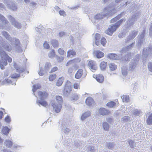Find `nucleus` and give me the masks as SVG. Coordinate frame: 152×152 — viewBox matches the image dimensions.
Returning <instances> with one entry per match:
<instances>
[{"mask_svg": "<svg viewBox=\"0 0 152 152\" xmlns=\"http://www.w3.org/2000/svg\"><path fill=\"white\" fill-rule=\"evenodd\" d=\"M115 145V142H107L105 143L106 147L108 149L112 150Z\"/></svg>", "mask_w": 152, "mask_h": 152, "instance_id": "16", "label": "nucleus"}, {"mask_svg": "<svg viewBox=\"0 0 152 152\" xmlns=\"http://www.w3.org/2000/svg\"><path fill=\"white\" fill-rule=\"evenodd\" d=\"M10 129L7 126L4 127L2 129L1 132L3 134L7 135L10 132Z\"/></svg>", "mask_w": 152, "mask_h": 152, "instance_id": "27", "label": "nucleus"}, {"mask_svg": "<svg viewBox=\"0 0 152 152\" xmlns=\"http://www.w3.org/2000/svg\"><path fill=\"white\" fill-rule=\"evenodd\" d=\"M121 71L122 75L126 76L127 74V69L125 66H123L121 68Z\"/></svg>", "mask_w": 152, "mask_h": 152, "instance_id": "42", "label": "nucleus"}, {"mask_svg": "<svg viewBox=\"0 0 152 152\" xmlns=\"http://www.w3.org/2000/svg\"><path fill=\"white\" fill-rule=\"evenodd\" d=\"M94 55L98 58H100L103 57L104 55V53L99 50H96L94 52Z\"/></svg>", "mask_w": 152, "mask_h": 152, "instance_id": "17", "label": "nucleus"}, {"mask_svg": "<svg viewBox=\"0 0 152 152\" xmlns=\"http://www.w3.org/2000/svg\"><path fill=\"white\" fill-rule=\"evenodd\" d=\"M0 20L1 21H5L6 20V18L2 15L0 14Z\"/></svg>", "mask_w": 152, "mask_h": 152, "instance_id": "63", "label": "nucleus"}, {"mask_svg": "<svg viewBox=\"0 0 152 152\" xmlns=\"http://www.w3.org/2000/svg\"><path fill=\"white\" fill-rule=\"evenodd\" d=\"M51 43L54 48H56L58 45V40L53 39L51 40Z\"/></svg>", "mask_w": 152, "mask_h": 152, "instance_id": "31", "label": "nucleus"}, {"mask_svg": "<svg viewBox=\"0 0 152 152\" xmlns=\"http://www.w3.org/2000/svg\"><path fill=\"white\" fill-rule=\"evenodd\" d=\"M2 35L12 45H14L16 50L18 52L22 51L21 46H20V41L18 39L16 38H12L9 34L5 31L2 32Z\"/></svg>", "mask_w": 152, "mask_h": 152, "instance_id": "1", "label": "nucleus"}, {"mask_svg": "<svg viewBox=\"0 0 152 152\" xmlns=\"http://www.w3.org/2000/svg\"><path fill=\"white\" fill-rule=\"evenodd\" d=\"M38 95L40 96V99H44L48 96L47 93L45 91H39L38 92Z\"/></svg>", "mask_w": 152, "mask_h": 152, "instance_id": "19", "label": "nucleus"}, {"mask_svg": "<svg viewBox=\"0 0 152 152\" xmlns=\"http://www.w3.org/2000/svg\"><path fill=\"white\" fill-rule=\"evenodd\" d=\"M58 52L61 55H64L65 52L64 50L61 48H59L58 50Z\"/></svg>", "mask_w": 152, "mask_h": 152, "instance_id": "59", "label": "nucleus"}, {"mask_svg": "<svg viewBox=\"0 0 152 152\" xmlns=\"http://www.w3.org/2000/svg\"><path fill=\"white\" fill-rule=\"evenodd\" d=\"M125 21V18H122L119 20L118 21L116 22L114 24L118 27V28L121 24Z\"/></svg>", "mask_w": 152, "mask_h": 152, "instance_id": "38", "label": "nucleus"}, {"mask_svg": "<svg viewBox=\"0 0 152 152\" xmlns=\"http://www.w3.org/2000/svg\"><path fill=\"white\" fill-rule=\"evenodd\" d=\"M129 116H125L121 118V120L124 122H129Z\"/></svg>", "mask_w": 152, "mask_h": 152, "instance_id": "51", "label": "nucleus"}, {"mask_svg": "<svg viewBox=\"0 0 152 152\" xmlns=\"http://www.w3.org/2000/svg\"><path fill=\"white\" fill-rule=\"evenodd\" d=\"M64 80V78L63 77H60L56 83V86H61Z\"/></svg>", "mask_w": 152, "mask_h": 152, "instance_id": "36", "label": "nucleus"}, {"mask_svg": "<svg viewBox=\"0 0 152 152\" xmlns=\"http://www.w3.org/2000/svg\"><path fill=\"white\" fill-rule=\"evenodd\" d=\"M71 141V140L70 139L66 140L64 141V144L66 148H69L71 147L72 144L71 143L70 141Z\"/></svg>", "mask_w": 152, "mask_h": 152, "instance_id": "28", "label": "nucleus"}, {"mask_svg": "<svg viewBox=\"0 0 152 152\" xmlns=\"http://www.w3.org/2000/svg\"><path fill=\"white\" fill-rule=\"evenodd\" d=\"M91 113L89 111H87L83 113L81 117L82 121L84 120L86 118L91 115Z\"/></svg>", "mask_w": 152, "mask_h": 152, "instance_id": "20", "label": "nucleus"}, {"mask_svg": "<svg viewBox=\"0 0 152 152\" xmlns=\"http://www.w3.org/2000/svg\"><path fill=\"white\" fill-rule=\"evenodd\" d=\"M71 98L72 101H75L79 99V96L77 94H74L72 95Z\"/></svg>", "mask_w": 152, "mask_h": 152, "instance_id": "40", "label": "nucleus"}, {"mask_svg": "<svg viewBox=\"0 0 152 152\" xmlns=\"http://www.w3.org/2000/svg\"><path fill=\"white\" fill-rule=\"evenodd\" d=\"M138 33V31L136 30H134L131 34H130L126 39V42H129L130 40L134 39Z\"/></svg>", "mask_w": 152, "mask_h": 152, "instance_id": "13", "label": "nucleus"}, {"mask_svg": "<svg viewBox=\"0 0 152 152\" xmlns=\"http://www.w3.org/2000/svg\"><path fill=\"white\" fill-rule=\"evenodd\" d=\"M116 12V10L115 8L106 7L104 8L103 12L95 15L94 18L96 20L102 19L104 17L112 15Z\"/></svg>", "mask_w": 152, "mask_h": 152, "instance_id": "3", "label": "nucleus"}, {"mask_svg": "<svg viewBox=\"0 0 152 152\" xmlns=\"http://www.w3.org/2000/svg\"><path fill=\"white\" fill-rule=\"evenodd\" d=\"M52 67L51 64L49 62H46L44 68L42 67L39 68L38 74L40 76H42L44 74H47L50 72V69Z\"/></svg>", "mask_w": 152, "mask_h": 152, "instance_id": "5", "label": "nucleus"}, {"mask_svg": "<svg viewBox=\"0 0 152 152\" xmlns=\"http://www.w3.org/2000/svg\"><path fill=\"white\" fill-rule=\"evenodd\" d=\"M150 56L152 55V46H149L146 48Z\"/></svg>", "mask_w": 152, "mask_h": 152, "instance_id": "49", "label": "nucleus"}, {"mask_svg": "<svg viewBox=\"0 0 152 152\" xmlns=\"http://www.w3.org/2000/svg\"><path fill=\"white\" fill-rule=\"evenodd\" d=\"M55 56V52L54 50H52L48 54L49 57L51 58L54 57Z\"/></svg>", "mask_w": 152, "mask_h": 152, "instance_id": "52", "label": "nucleus"}, {"mask_svg": "<svg viewBox=\"0 0 152 152\" xmlns=\"http://www.w3.org/2000/svg\"><path fill=\"white\" fill-rule=\"evenodd\" d=\"M5 82L7 83L10 84L12 83V81L11 80H9L7 78L6 79L4 80L2 82V83L3 84H4Z\"/></svg>", "mask_w": 152, "mask_h": 152, "instance_id": "60", "label": "nucleus"}, {"mask_svg": "<svg viewBox=\"0 0 152 152\" xmlns=\"http://www.w3.org/2000/svg\"><path fill=\"white\" fill-rule=\"evenodd\" d=\"M106 40L104 37H102L101 40V43L103 46H104L106 43Z\"/></svg>", "mask_w": 152, "mask_h": 152, "instance_id": "54", "label": "nucleus"}, {"mask_svg": "<svg viewBox=\"0 0 152 152\" xmlns=\"http://www.w3.org/2000/svg\"><path fill=\"white\" fill-rule=\"evenodd\" d=\"M96 80L98 82L102 83L104 81V77L102 75H97L96 76Z\"/></svg>", "mask_w": 152, "mask_h": 152, "instance_id": "29", "label": "nucleus"}, {"mask_svg": "<svg viewBox=\"0 0 152 152\" xmlns=\"http://www.w3.org/2000/svg\"><path fill=\"white\" fill-rule=\"evenodd\" d=\"M3 1L8 8L14 12L17 11L18 5L12 0H3Z\"/></svg>", "mask_w": 152, "mask_h": 152, "instance_id": "4", "label": "nucleus"}, {"mask_svg": "<svg viewBox=\"0 0 152 152\" xmlns=\"http://www.w3.org/2000/svg\"><path fill=\"white\" fill-rule=\"evenodd\" d=\"M56 57L58 62H61L64 59V57L56 56Z\"/></svg>", "mask_w": 152, "mask_h": 152, "instance_id": "55", "label": "nucleus"}, {"mask_svg": "<svg viewBox=\"0 0 152 152\" xmlns=\"http://www.w3.org/2000/svg\"><path fill=\"white\" fill-rule=\"evenodd\" d=\"M13 66L16 69L17 72H19L20 68L17 65V64H16V63H14L13 64Z\"/></svg>", "mask_w": 152, "mask_h": 152, "instance_id": "61", "label": "nucleus"}, {"mask_svg": "<svg viewBox=\"0 0 152 152\" xmlns=\"http://www.w3.org/2000/svg\"><path fill=\"white\" fill-rule=\"evenodd\" d=\"M145 30H144L141 34H140L137 37V41L138 46L140 47L142 44L145 40Z\"/></svg>", "mask_w": 152, "mask_h": 152, "instance_id": "7", "label": "nucleus"}, {"mask_svg": "<svg viewBox=\"0 0 152 152\" xmlns=\"http://www.w3.org/2000/svg\"><path fill=\"white\" fill-rule=\"evenodd\" d=\"M4 144L8 148H11L13 145L12 142L10 140H6L4 142Z\"/></svg>", "mask_w": 152, "mask_h": 152, "instance_id": "32", "label": "nucleus"}, {"mask_svg": "<svg viewBox=\"0 0 152 152\" xmlns=\"http://www.w3.org/2000/svg\"><path fill=\"white\" fill-rule=\"evenodd\" d=\"M7 18L9 20L11 23L12 25L16 28L20 29L21 27V25L20 23L16 20L15 18L11 15H8Z\"/></svg>", "mask_w": 152, "mask_h": 152, "instance_id": "8", "label": "nucleus"}, {"mask_svg": "<svg viewBox=\"0 0 152 152\" xmlns=\"http://www.w3.org/2000/svg\"><path fill=\"white\" fill-rule=\"evenodd\" d=\"M82 144V143L78 140H77L74 142V144L76 148L79 147L80 148V146Z\"/></svg>", "mask_w": 152, "mask_h": 152, "instance_id": "43", "label": "nucleus"}, {"mask_svg": "<svg viewBox=\"0 0 152 152\" xmlns=\"http://www.w3.org/2000/svg\"><path fill=\"white\" fill-rule=\"evenodd\" d=\"M134 44L135 42H132L129 45L124 47V48H126V50H127L128 51L129 50L133 48L134 45Z\"/></svg>", "mask_w": 152, "mask_h": 152, "instance_id": "41", "label": "nucleus"}, {"mask_svg": "<svg viewBox=\"0 0 152 152\" xmlns=\"http://www.w3.org/2000/svg\"><path fill=\"white\" fill-rule=\"evenodd\" d=\"M67 57H69L71 55L74 56L76 55V52L73 50H69L67 51Z\"/></svg>", "mask_w": 152, "mask_h": 152, "instance_id": "34", "label": "nucleus"}, {"mask_svg": "<svg viewBox=\"0 0 152 152\" xmlns=\"http://www.w3.org/2000/svg\"><path fill=\"white\" fill-rule=\"evenodd\" d=\"M118 28V27L114 24H112L105 31V33L108 35L111 36Z\"/></svg>", "mask_w": 152, "mask_h": 152, "instance_id": "9", "label": "nucleus"}, {"mask_svg": "<svg viewBox=\"0 0 152 152\" xmlns=\"http://www.w3.org/2000/svg\"><path fill=\"white\" fill-rule=\"evenodd\" d=\"M122 56V54H117L113 53L108 54L107 57L110 59L119 60L121 59Z\"/></svg>", "mask_w": 152, "mask_h": 152, "instance_id": "11", "label": "nucleus"}, {"mask_svg": "<svg viewBox=\"0 0 152 152\" xmlns=\"http://www.w3.org/2000/svg\"><path fill=\"white\" fill-rule=\"evenodd\" d=\"M44 47L46 49H49L50 48L49 45L47 42H45L43 44Z\"/></svg>", "mask_w": 152, "mask_h": 152, "instance_id": "57", "label": "nucleus"}, {"mask_svg": "<svg viewBox=\"0 0 152 152\" xmlns=\"http://www.w3.org/2000/svg\"><path fill=\"white\" fill-rule=\"evenodd\" d=\"M129 144L130 146V147L132 148H134V142L132 140H130L128 141Z\"/></svg>", "mask_w": 152, "mask_h": 152, "instance_id": "56", "label": "nucleus"}, {"mask_svg": "<svg viewBox=\"0 0 152 152\" xmlns=\"http://www.w3.org/2000/svg\"><path fill=\"white\" fill-rule=\"evenodd\" d=\"M149 35L150 36H152V23H151L149 31Z\"/></svg>", "mask_w": 152, "mask_h": 152, "instance_id": "64", "label": "nucleus"}, {"mask_svg": "<svg viewBox=\"0 0 152 152\" xmlns=\"http://www.w3.org/2000/svg\"><path fill=\"white\" fill-rule=\"evenodd\" d=\"M20 77V74H17L15 73L12 74L11 77L12 78L16 79H17Z\"/></svg>", "mask_w": 152, "mask_h": 152, "instance_id": "48", "label": "nucleus"}, {"mask_svg": "<svg viewBox=\"0 0 152 152\" xmlns=\"http://www.w3.org/2000/svg\"><path fill=\"white\" fill-rule=\"evenodd\" d=\"M0 55L1 57V59H0V67L1 69H4L5 68L4 66L7 65V61L9 63H11L12 61V59L1 47H0Z\"/></svg>", "mask_w": 152, "mask_h": 152, "instance_id": "2", "label": "nucleus"}, {"mask_svg": "<svg viewBox=\"0 0 152 152\" xmlns=\"http://www.w3.org/2000/svg\"><path fill=\"white\" fill-rule=\"evenodd\" d=\"M56 74L51 75L49 77V79L50 81H53L56 77Z\"/></svg>", "mask_w": 152, "mask_h": 152, "instance_id": "53", "label": "nucleus"}, {"mask_svg": "<svg viewBox=\"0 0 152 152\" xmlns=\"http://www.w3.org/2000/svg\"><path fill=\"white\" fill-rule=\"evenodd\" d=\"M52 105L53 107L54 110L56 113H58L60 112L62 107L61 104L52 102Z\"/></svg>", "mask_w": 152, "mask_h": 152, "instance_id": "12", "label": "nucleus"}, {"mask_svg": "<svg viewBox=\"0 0 152 152\" xmlns=\"http://www.w3.org/2000/svg\"><path fill=\"white\" fill-rule=\"evenodd\" d=\"M149 55V54L147 50H146V48H144L142 52V56L143 58H147Z\"/></svg>", "mask_w": 152, "mask_h": 152, "instance_id": "39", "label": "nucleus"}, {"mask_svg": "<svg viewBox=\"0 0 152 152\" xmlns=\"http://www.w3.org/2000/svg\"><path fill=\"white\" fill-rule=\"evenodd\" d=\"M37 102L39 106L41 105L44 107H46L48 105L47 102L44 100V99H40V100H37Z\"/></svg>", "mask_w": 152, "mask_h": 152, "instance_id": "23", "label": "nucleus"}, {"mask_svg": "<svg viewBox=\"0 0 152 152\" xmlns=\"http://www.w3.org/2000/svg\"><path fill=\"white\" fill-rule=\"evenodd\" d=\"M94 99L92 97H87L85 101L86 104L89 106L92 105L94 104Z\"/></svg>", "mask_w": 152, "mask_h": 152, "instance_id": "24", "label": "nucleus"}, {"mask_svg": "<svg viewBox=\"0 0 152 152\" xmlns=\"http://www.w3.org/2000/svg\"><path fill=\"white\" fill-rule=\"evenodd\" d=\"M95 62L93 61H90L88 62V65L92 72H94L97 69V66L96 65Z\"/></svg>", "mask_w": 152, "mask_h": 152, "instance_id": "14", "label": "nucleus"}, {"mask_svg": "<svg viewBox=\"0 0 152 152\" xmlns=\"http://www.w3.org/2000/svg\"><path fill=\"white\" fill-rule=\"evenodd\" d=\"M41 87V85L39 84H37V85H34L33 86V88L32 89V91L33 93L35 92L37 89L40 88ZM34 94L35 96L34 93Z\"/></svg>", "mask_w": 152, "mask_h": 152, "instance_id": "33", "label": "nucleus"}, {"mask_svg": "<svg viewBox=\"0 0 152 152\" xmlns=\"http://www.w3.org/2000/svg\"><path fill=\"white\" fill-rule=\"evenodd\" d=\"M2 47L0 45V47L2 48L3 50V48H4L5 50L8 51H10L12 50V47L10 44H6L5 42L2 45Z\"/></svg>", "mask_w": 152, "mask_h": 152, "instance_id": "22", "label": "nucleus"}, {"mask_svg": "<svg viewBox=\"0 0 152 152\" xmlns=\"http://www.w3.org/2000/svg\"><path fill=\"white\" fill-rule=\"evenodd\" d=\"M121 98L123 99V102H128L129 100V96L128 95H123L121 97Z\"/></svg>", "mask_w": 152, "mask_h": 152, "instance_id": "47", "label": "nucleus"}, {"mask_svg": "<svg viewBox=\"0 0 152 152\" xmlns=\"http://www.w3.org/2000/svg\"><path fill=\"white\" fill-rule=\"evenodd\" d=\"M71 83L67 80L65 84L63 91V95L65 97H68L72 91Z\"/></svg>", "mask_w": 152, "mask_h": 152, "instance_id": "6", "label": "nucleus"}, {"mask_svg": "<svg viewBox=\"0 0 152 152\" xmlns=\"http://www.w3.org/2000/svg\"><path fill=\"white\" fill-rule=\"evenodd\" d=\"M149 70L152 72V62H149L148 64Z\"/></svg>", "mask_w": 152, "mask_h": 152, "instance_id": "58", "label": "nucleus"}, {"mask_svg": "<svg viewBox=\"0 0 152 152\" xmlns=\"http://www.w3.org/2000/svg\"><path fill=\"white\" fill-rule=\"evenodd\" d=\"M146 122L148 125H150L152 124V113L148 116L146 120Z\"/></svg>", "mask_w": 152, "mask_h": 152, "instance_id": "30", "label": "nucleus"}, {"mask_svg": "<svg viewBox=\"0 0 152 152\" xmlns=\"http://www.w3.org/2000/svg\"><path fill=\"white\" fill-rule=\"evenodd\" d=\"M107 65V63L104 61H102L100 63V68L101 70H104L106 68Z\"/></svg>", "mask_w": 152, "mask_h": 152, "instance_id": "37", "label": "nucleus"}, {"mask_svg": "<svg viewBox=\"0 0 152 152\" xmlns=\"http://www.w3.org/2000/svg\"><path fill=\"white\" fill-rule=\"evenodd\" d=\"M86 148V151L88 152H95L96 150L94 146L91 145H87Z\"/></svg>", "mask_w": 152, "mask_h": 152, "instance_id": "18", "label": "nucleus"}, {"mask_svg": "<svg viewBox=\"0 0 152 152\" xmlns=\"http://www.w3.org/2000/svg\"><path fill=\"white\" fill-rule=\"evenodd\" d=\"M131 55L130 54H127L125 55V56L122 57L121 58L122 61L126 63L127 61H130L131 58Z\"/></svg>", "mask_w": 152, "mask_h": 152, "instance_id": "21", "label": "nucleus"}, {"mask_svg": "<svg viewBox=\"0 0 152 152\" xmlns=\"http://www.w3.org/2000/svg\"><path fill=\"white\" fill-rule=\"evenodd\" d=\"M137 64L136 61L135 60H132L130 62L129 67L131 71H133V70L135 69Z\"/></svg>", "mask_w": 152, "mask_h": 152, "instance_id": "26", "label": "nucleus"}, {"mask_svg": "<svg viewBox=\"0 0 152 152\" xmlns=\"http://www.w3.org/2000/svg\"><path fill=\"white\" fill-rule=\"evenodd\" d=\"M56 99L58 102V104H61L63 102L62 97L61 96H58L56 97Z\"/></svg>", "mask_w": 152, "mask_h": 152, "instance_id": "45", "label": "nucleus"}, {"mask_svg": "<svg viewBox=\"0 0 152 152\" xmlns=\"http://www.w3.org/2000/svg\"><path fill=\"white\" fill-rule=\"evenodd\" d=\"M99 113L102 115H108L110 113V111L105 108H100L99 110Z\"/></svg>", "mask_w": 152, "mask_h": 152, "instance_id": "15", "label": "nucleus"}, {"mask_svg": "<svg viewBox=\"0 0 152 152\" xmlns=\"http://www.w3.org/2000/svg\"><path fill=\"white\" fill-rule=\"evenodd\" d=\"M135 15H133L127 21V25L126 26V29H128L131 27L134 24V22L135 20Z\"/></svg>", "mask_w": 152, "mask_h": 152, "instance_id": "10", "label": "nucleus"}, {"mask_svg": "<svg viewBox=\"0 0 152 152\" xmlns=\"http://www.w3.org/2000/svg\"><path fill=\"white\" fill-rule=\"evenodd\" d=\"M109 68L111 70H115L117 68V66L114 64L111 63L109 64Z\"/></svg>", "mask_w": 152, "mask_h": 152, "instance_id": "44", "label": "nucleus"}, {"mask_svg": "<svg viewBox=\"0 0 152 152\" xmlns=\"http://www.w3.org/2000/svg\"><path fill=\"white\" fill-rule=\"evenodd\" d=\"M83 70L82 69H79L75 75V77L77 79H79L83 75Z\"/></svg>", "mask_w": 152, "mask_h": 152, "instance_id": "25", "label": "nucleus"}, {"mask_svg": "<svg viewBox=\"0 0 152 152\" xmlns=\"http://www.w3.org/2000/svg\"><path fill=\"white\" fill-rule=\"evenodd\" d=\"M141 112L140 110L134 109L133 111V114L136 116H138L140 114Z\"/></svg>", "mask_w": 152, "mask_h": 152, "instance_id": "50", "label": "nucleus"}, {"mask_svg": "<svg viewBox=\"0 0 152 152\" xmlns=\"http://www.w3.org/2000/svg\"><path fill=\"white\" fill-rule=\"evenodd\" d=\"M5 121L7 123H9L11 121V118L10 116L7 115L4 119Z\"/></svg>", "mask_w": 152, "mask_h": 152, "instance_id": "62", "label": "nucleus"}, {"mask_svg": "<svg viewBox=\"0 0 152 152\" xmlns=\"http://www.w3.org/2000/svg\"><path fill=\"white\" fill-rule=\"evenodd\" d=\"M102 127L104 130L108 131L109 129L110 125L107 122H105L103 123Z\"/></svg>", "mask_w": 152, "mask_h": 152, "instance_id": "35", "label": "nucleus"}, {"mask_svg": "<svg viewBox=\"0 0 152 152\" xmlns=\"http://www.w3.org/2000/svg\"><path fill=\"white\" fill-rule=\"evenodd\" d=\"M116 105V103L114 102L111 101L108 102L107 104V106L110 107H113Z\"/></svg>", "mask_w": 152, "mask_h": 152, "instance_id": "46", "label": "nucleus"}]
</instances>
